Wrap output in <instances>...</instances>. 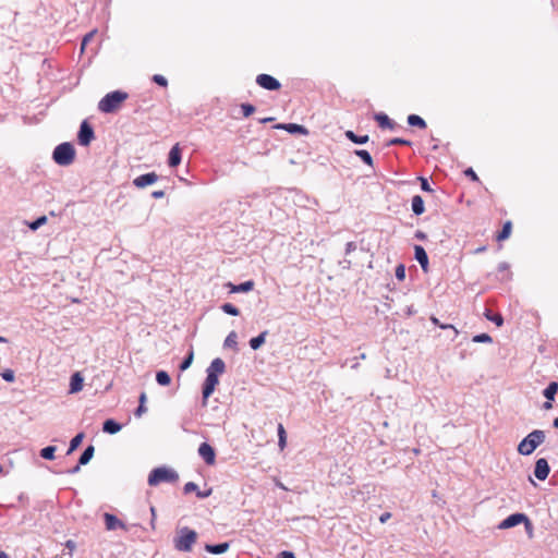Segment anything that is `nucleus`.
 <instances>
[{
    "label": "nucleus",
    "mask_w": 558,
    "mask_h": 558,
    "mask_svg": "<svg viewBox=\"0 0 558 558\" xmlns=\"http://www.w3.org/2000/svg\"><path fill=\"white\" fill-rule=\"evenodd\" d=\"M56 450V446H47L40 450L39 456L45 460H53Z\"/></svg>",
    "instance_id": "c9c22d12"
},
{
    "label": "nucleus",
    "mask_w": 558,
    "mask_h": 558,
    "mask_svg": "<svg viewBox=\"0 0 558 558\" xmlns=\"http://www.w3.org/2000/svg\"><path fill=\"white\" fill-rule=\"evenodd\" d=\"M415 238H416V239H418V240H421V241H424V240H426V239H427V235H426V233H424L423 231L417 230V231L415 232Z\"/></svg>",
    "instance_id": "bf43d9fd"
},
{
    "label": "nucleus",
    "mask_w": 558,
    "mask_h": 558,
    "mask_svg": "<svg viewBox=\"0 0 558 558\" xmlns=\"http://www.w3.org/2000/svg\"><path fill=\"white\" fill-rule=\"evenodd\" d=\"M287 445V433L283 425L280 423L278 425V446L280 449H283Z\"/></svg>",
    "instance_id": "4c0bfd02"
},
{
    "label": "nucleus",
    "mask_w": 558,
    "mask_h": 558,
    "mask_svg": "<svg viewBox=\"0 0 558 558\" xmlns=\"http://www.w3.org/2000/svg\"><path fill=\"white\" fill-rule=\"evenodd\" d=\"M204 548L209 554L221 555L228 551V549L230 548V543L223 542L218 544H206Z\"/></svg>",
    "instance_id": "412c9836"
},
{
    "label": "nucleus",
    "mask_w": 558,
    "mask_h": 558,
    "mask_svg": "<svg viewBox=\"0 0 558 558\" xmlns=\"http://www.w3.org/2000/svg\"><path fill=\"white\" fill-rule=\"evenodd\" d=\"M198 454L206 464L213 465L216 461V452L213 446L208 442H202L198 447Z\"/></svg>",
    "instance_id": "f8f14e48"
},
{
    "label": "nucleus",
    "mask_w": 558,
    "mask_h": 558,
    "mask_svg": "<svg viewBox=\"0 0 558 558\" xmlns=\"http://www.w3.org/2000/svg\"><path fill=\"white\" fill-rule=\"evenodd\" d=\"M151 81L157 84L160 87H167L168 86V80L161 75V74H155L151 77Z\"/></svg>",
    "instance_id": "c03bdc74"
},
{
    "label": "nucleus",
    "mask_w": 558,
    "mask_h": 558,
    "mask_svg": "<svg viewBox=\"0 0 558 558\" xmlns=\"http://www.w3.org/2000/svg\"><path fill=\"white\" fill-rule=\"evenodd\" d=\"M374 120L378 123L379 128L381 129L393 130L397 126V123L384 112L375 113Z\"/></svg>",
    "instance_id": "a211bd4d"
},
{
    "label": "nucleus",
    "mask_w": 558,
    "mask_h": 558,
    "mask_svg": "<svg viewBox=\"0 0 558 558\" xmlns=\"http://www.w3.org/2000/svg\"><path fill=\"white\" fill-rule=\"evenodd\" d=\"M484 316L487 320L494 323L497 327H501L504 325V317L500 313H493L490 310L486 308Z\"/></svg>",
    "instance_id": "c85d7f7f"
},
{
    "label": "nucleus",
    "mask_w": 558,
    "mask_h": 558,
    "mask_svg": "<svg viewBox=\"0 0 558 558\" xmlns=\"http://www.w3.org/2000/svg\"><path fill=\"white\" fill-rule=\"evenodd\" d=\"M511 231L512 222L508 220L504 223L501 230L497 233L496 240L499 242L507 240L510 236Z\"/></svg>",
    "instance_id": "7c9ffc66"
},
{
    "label": "nucleus",
    "mask_w": 558,
    "mask_h": 558,
    "mask_svg": "<svg viewBox=\"0 0 558 558\" xmlns=\"http://www.w3.org/2000/svg\"><path fill=\"white\" fill-rule=\"evenodd\" d=\"M275 118L274 117H268V118H263V119H259V122L260 123H268V122H271L274 121Z\"/></svg>",
    "instance_id": "0e129e2a"
},
{
    "label": "nucleus",
    "mask_w": 558,
    "mask_h": 558,
    "mask_svg": "<svg viewBox=\"0 0 558 558\" xmlns=\"http://www.w3.org/2000/svg\"><path fill=\"white\" fill-rule=\"evenodd\" d=\"M46 222H47V217L46 216H39L35 220H33L28 225V227H29L31 230L35 231V230L39 229L41 226H44Z\"/></svg>",
    "instance_id": "79ce46f5"
},
{
    "label": "nucleus",
    "mask_w": 558,
    "mask_h": 558,
    "mask_svg": "<svg viewBox=\"0 0 558 558\" xmlns=\"http://www.w3.org/2000/svg\"><path fill=\"white\" fill-rule=\"evenodd\" d=\"M543 408L545 410H549L553 408V404H551V401L547 400L544 404H543Z\"/></svg>",
    "instance_id": "69168bd1"
},
{
    "label": "nucleus",
    "mask_w": 558,
    "mask_h": 558,
    "mask_svg": "<svg viewBox=\"0 0 558 558\" xmlns=\"http://www.w3.org/2000/svg\"><path fill=\"white\" fill-rule=\"evenodd\" d=\"M256 84L269 92L279 90L281 88V83L276 77L265 73L256 76Z\"/></svg>",
    "instance_id": "1a4fd4ad"
},
{
    "label": "nucleus",
    "mask_w": 558,
    "mask_h": 558,
    "mask_svg": "<svg viewBox=\"0 0 558 558\" xmlns=\"http://www.w3.org/2000/svg\"><path fill=\"white\" fill-rule=\"evenodd\" d=\"M104 522L106 530L108 531H114L117 529H122L125 531L128 530V526L123 521H121L117 515L109 512L104 513Z\"/></svg>",
    "instance_id": "ddd939ff"
},
{
    "label": "nucleus",
    "mask_w": 558,
    "mask_h": 558,
    "mask_svg": "<svg viewBox=\"0 0 558 558\" xmlns=\"http://www.w3.org/2000/svg\"><path fill=\"white\" fill-rule=\"evenodd\" d=\"M221 311L228 315H231V316H238L240 315V310L233 305L232 303H223L221 306H220Z\"/></svg>",
    "instance_id": "e433bc0d"
},
{
    "label": "nucleus",
    "mask_w": 558,
    "mask_h": 558,
    "mask_svg": "<svg viewBox=\"0 0 558 558\" xmlns=\"http://www.w3.org/2000/svg\"><path fill=\"white\" fill-rule=\"evenodd\" d=\"M193 359H194L193 351H190V352L187 353V355H186V356H184V359L181 361V363H180V365H179V369H180L181 372L186 371V369L191 366V364H192V362H193Z\"/></svg>",
    "instance_id": "58836bf2"
},
{
    "label": "nucleus",
    "mask_w": 558,
    "mask_h": 558,
    "mask_svg": "<svg viewBox=\"0 0 558 558\" xmlns=\"http://www.w3.org/2000/svg\"><path fill=\"white\" fill-rule=\"evenodd\" d=\"M85 437V434L83 432L77 433L70 441L69 449L66 451V454L73 453L82 444L83 439Z\"/></svg>",
    "instance_id": "473e14b6"
},
{
    "label": "nucleus",
    "mask_w": 558,
    "mask_h": 558,
    "mask_svg": "<svg viewBox=\"0 0 558 558\" xmlns=\"http://www.w3.org/2000/svg\"><path fill=\"white\" fill-rule=\"evenodd\" d=\"M84 385V377L81 375L80 372H75L70 377V393H77L83 389Z\"/></svg>",
    "instance_id": "6ab92c4d"
},
{
    "label": "nucleus",
    "mask_w": 558,
    "mask_h": 558,
    "mask_svg": "<svg viewBox=\"0 0 558 558\" xmlns=\"http://www.w3.org/2000/svg\"><path fill=\"white\" fill-rule=\"evenodd\" d=\"M197 532L184 526L178 531V535L173 538L174 548L179 551H191L193 545L197 541Z\"/></svg>",
    "instance_id": "20e7f679"
},
{
    "label": "nucleus",
    "mask_w": 558,
    "mask_h": 558,
    "mask_svg": "<svg viewBox=\"0 0 558 558\" xmlns=\"http://www.w3.org/2000/svg\"><path fill=\"white\" fill-rule=\"evenodd\" d=\"M429 320L432 322V324H434L435 326H438L439 328L441 327L442 323L439 322V319L436 317V316H430Z\"/></svg>",
    "instance_id": "e2e57ef3"
},
{
    "label": "nucleus",
    "mask_w": 558,
    "mask_h": 558,
    "mask_svg": "<svg viewBox=\"0 0 558 558\" xmlns=\"http://www.w3.org/2000/svg\"><path fill=\"white\" fill-rule=\"evenodd\" d=\"M182 160V150L179 144L172 146L168 155V166L170 168H175L181 163Z\"/></svg>",
    "instance_id": "dca6fc26"
},
{
    "label": "nucleus",
    "mask_w": 558,
    "mask_h": 558,
    "mask_svg": "<svg viewBox=\"0 0 558 558\" xmlns=\"http://www.w3.org/2000/svg\"><path fill=\"white\" fill-rule=\"evenodd\" d=\"M95 32H96V31H93V32H90V33H88V34H86V35L84 36V38H83V40H82V47H84V46H85V45H86V44H87V43L93 38V36H94Z\"/></svg>",
    "instance_id": "6e6d98bb"
},
{
    "label": "nucleus",
    "mask_w": 558,
    "mask_h": 558,
    "mask_svg": "<svg viewBox=\"0 0 558 558\" xmlns=\"http://www.w3.org/2000/svg\"><path fill=\"white\" fill-rule=\"evenodd\" d=\"M344 136L351 141L352 143L356 144V145H363V144H366L368 141H369V136L368 135H357L355 134L353 131L351 130H348L344 132Z\"/></svg>",
    "instance_id": "393cba45"
},
{
    "label": "nucleus",
    "mask_w": 558,
    "mask_h": 558,
    "mask_svg": "<svg viewBox=\"0 0 558 558\" xmlns=\"http://www.w3.org/2000/svg\"><path fill=\"white\" fill-rule=\"evenodd\" d=\"M121 429H122V425L113 418H107L102 423V432L104 433L114 435V434L119 433Z\"/></svg>",
    "instance_id": "4be33fe9"
},
{
    "label": "nucleus",
    "mask_w": 558,
    "mask_h": 558,
    "mask_svg": "<svg viewBox=\"0 0 558 558\" xmlns=\"http://www.w3.org/2000/svg\"><path fill=\"white\" fill-rule=\"evenodd\" d=\"M151 196H153L154 198H162V197H165V191H162V190L154 191V192L151 193Z\"/></svg>",
    "instance_id": "052dcab7"
},
{
    "label": "nucleus",
    "mask_w": 558,
    "mask_h": 558,
    "mask_svg": "<svg viewBox=\"0 0 558 558\" xmlns=\"http://www.w3.org/2000/svg\"><path fill=\"white\" fill-rule=\"evenodd\" d=\"M353 154L355 156H357L365 165H367L369 167L374 166L373 157H372V155L369 154L368 150H366V149H355L353 151Z\"/></svg>",
    "instance_id": "2f4dec72"
},
{
    "label": "nucleus",
    "mask_w": 558,
    "mask_h": 558,
    "mask_svg": "<svg viewBox=\"0 0 558 558\" xmlns=\"http://www.w3.org/2000/svg\"><path fill=\"white\" fill-rule=\"evenodd\" d=\"M156 381L160 386H168L171 383V377L166 371H157L156 372Z\"/></svg>",
    "instance_id": "f704fd0d"
},
{
    "label": "nucleus",
    "mask_w": 558,
    "mask_h": 558,
    "mask_svg": "<svg viewBox=\"0 0 558 558\" xmlns=\"http://www.w3.org/2000/svg\"><path fill=\"white\" fill-rule=\"evenodd\" d=\"M553 426L555 428H558V417H556L554 421H553Z\"/></svg>",
    "instance_id": "774afa93"
},
{
    "label": "nucleus",
    "mask_w": 558,
    "mask_h": 558,
    "mask_svg": "<svg viewBox=\"0 0 558 558\" xmlns=\"http://www.w3.org/2000/svg\"><path fill=\"white\" fill-rule=\"evenodd\" d=\"M550 472V466L545 458H539L535 461L534 475L539 481H545Z\"/></svg>",
    "instance_id": "9d476101"
},
{
    "label": "nucleus",
    "mask_w": 558,
    "mask_h": 558,
    "mask_svg": "<svg viewBox=\"0 0 558 558\" xmlns=\"http://www.w3.org/2000/svg\"><path fill=\"white\" fill-rule=\"evenodd\" d=\"M417 180L420 181V184H421V190L424 191V192H428V193H432L434 192V190L432 189L428 180L424 177H418Z\"/></svg>",
    "instance_id": "49530a36"
},
{
    "label": "nucleus",
    "mask_w": 558,
    "mask_h": 558,
    "mask_svg": "<svg viewBox=\"0 0 558 558\" xmlns=\"http://www.w3.org/2000/svg\"><path fill=\"white\" fill-rule=\"evenodd\" d=\"M472 341L476 342V343H492L493 338L488 333L483 332V333L475 335L472 338Z\"/></svg>",
    "instance_id": "a19ab883"
},
{
    "label": "nucleus",
    "mask_w": 558,
    "mask_h": 558,
    "mask_svg": "<svg viewBox=\"0 0 558 558\" xmlns=\"http://www.w3.org/2000/svg\"><path fill=\"white\" fill-rule=\"evenodd\" d=\"M393 145L411 146L412 143L409 140H405L402 137H393L385 144L386 147L393 146Z\"/></svg>",
    "instance_id": "ea45409f"
},
{
    "label": "nucleus",
    "mask_w": 558,
    "mask_h": 558,
    "mask_svg": "<svg viewBox=\"0 0 558 558\" xmlns=\"http://www.w3.org/2000/svg\"><path fill=\"white\" fill-rule=\"evenodd\" d=\"M241 110H242L243 116L245 118H247L255 112L256 108L254 105L245 102V104L241 105Z\"/></svg>",
    "instance_id": "37998d69"
},
{
    "label": "nucleus",
    "mask_w": 558,
    "mask_h": 558,
    "mask_svg": "<svg viewBox=\"0 0 558 558\" xmlns=\"http://www.w3.org/2000/svg\"><path fill=\"white\" fill-rule=\"evenodd\" d=\"M545 437L544 430L534 429L519 442L518 452L522 456L532 454L535 449L544 442Z\"/></svg>",
    "instance_id": "7ed1b4c3"
},
{
    "label": "nucleus",
    "mask_w": 558,
    "mask_h": 558,
    "mask_svg": "<svg viewBox=\"0 0 558 558\" xmlns=\"http://www.w3.org/2000/svg\"><path fill=\"white\" fill-rule=\"evenodd\" d=\"M227 286L230 288V292L232 293H245L252 291L254 289L255 283L253 280H247L239 284H233L229 282Z\"/></svg>",
    "instance_id": "aec40b11"
},
{
    "label": "nucleus",
    "mask_w": 558,
    "mask_h": 558,
    "mask_svg": "<svg viewBox=\"0 0 558 558\" xmlns=\"http://www.w3.org/2000/svg\"><path fill=\"white\" fill-rule=\"evenodd\" d=\"M128 93L123 90H113L106 94L98 102V110L102 113L116 112L123 101L128 99Z\"/></svg>",
    "instance_id": "f03ea898"
},
{
    "label": "nucleus",
    "mask_w": 558,
    "mask_h": 558,
    "mask_svg": "<svg viewBox=\"0 0 558 558\" xmlns=\"http://www.w3.org/2000/svg\"><path fill=\"white\" fill-rule=\"evenodd\" d=\"M276 558H295V555L293 551L290 550H283L280 551Z\"/></svg>",
    "instance_id": "3c124183"
},
{
    "label": "nucleus",
    "mask_w": 558,
    "mask_h": 558,
    "mask_svg": "<svg viewBox=\"0 0 558 558\" xmlns=\"http://www.w3.org/2000/svg\"><path fill=\"white\" fill-rule=\"evenodd\" d=\"M414 258L418 262L424 272L428 271V256L425 248L421 245H414Z\"/></svg>",
    "instance_id": "2eb2a0df"
},
{
    "label": "nucleus",
    "mask_w": 558,
    "mask_h": 558,
    "mask_svg": "<svg viewBox=\"0 0 558 558\" xmlns=\"http://www.w3.org/2000/svg\"><path fill=\"white\" fill-rule=\"evenodd\" d=\"M0 558H10L5 551L0 550Z\"/></svg>",
    "instance_id": "338daca9"
},
{
    "label": "nucleus",
    "mask_w": 558,
    "mask_h": 558,
    "mask_svg": "<svg viewBox=\"0 0 558 558\" xmlns=\"http://www.w3.org/2000/svg\"><path fill=\"white\" fill-rule=\"evenodd\" d=\"M226 371V363L222 359L216 357L206 369V378L202 387L203 407L207 405L208 398L214 393L219 384V376Z\"/></svg>",
    "instance_id": "f257e3e1"
},
{
    "label": "nucleus",
    "mask_w": 558,
    "mask_h": 558,
    "mask_svg": "<svg viewBox=\"0 0 558 558\" xmlns=\"http://www.w3.org/2000/svg\"><path fill=\"white\" fill-rule=\"evenodd\" d=\"M464 174H465V177H468L469 179H471L474 182H478L480 181L478 175L476 174V172L471 167L464 170Z\"/></svg>",
    "instance_id": "8fccbe9b"
},
{
    "label": "nucleus",
    "mask_w": 558,
    "mask_h": 558,
    "mask_svg": "<svg viewBox=\"0 0 558 558\" xmlns=\"http://www.w3.org/2000/svg\"><path fill=\"white\" fill-rule=\"evenodd\" d=\"M1 377L8 381V383H13L15 380V374H14V371L11 369V368H7L4 369L3 372H1Z\"/></svg>",
    "instance_id": "a18cd8bd"
},
{
    "label": "nucleus",
    "mask_w": 558,
    "mask_h": 558,
    "mask_svg": "<svg viewBox=\"0 0 558 558\" xmlns=\"http://www.w3.org/2000/svg\"><path fill=\"white\" fill-rule=\"evenodd\" d=\"M159 177L156 172H147L136 177L133 180V185L137 189H144L149 186L158 181Z\"/></svg>",
    "instance_id": "9b49d317"
},
{
    "label": "nucleus",
    "mask_w": 558,
    "mask_h": 558,
    "mask_svg": "<svg viewBox=\"0 0 558 558\" xmlns=\"http://www.w3.org/2000/svg\"><path fill=\"white\" fill-rule=\"evenodd\" d=\"M274 128L279 129V130H286L290 134H302V135L308 134V131L305 126H303L301 124H296V123H279V124L275 125Z\"/></svg>",
    "instance_id": "4468645a"
},
{
    "label": "nucleus",
    "mask_w": 558,
    "mask_h": 558,
    "mask_svg": "<svg viewBox=\"0 0 558 558\" xmlns=\"http://www.w3.org/2000/svg\"><path fill=\"white\" fill-rule=\"evenodd\" d=\"M150 512H151V520H150V526L153 530H155L156 525H155V522H156V509L155 507H150Z\"/></svg>",
    "instance_id": "5fc2aeb1"
},
{
    "label": "nucleus",
    "mask_w": 558,
    "mask_h": 558,
    "mask_svg": "<svg viewBox=\"0 0 558 558\" xmlns=\"http://www.w3.org/2000/svg\"><path fill=\"white\" fill-rule=\"evenodd\" d=\"M356 250V243L355 242H348L345 244V254H350L351 252Z\"/></svg>",
    "instance_id": "864d4df0"
},
{
    "label": "nucleus",
    "mask_w": 558,
    "mask_h": 558,
    "mask_svg": "<svg viewBox=\"0 0 558 558\" xmlns=\"http://www.w3.org/2000/svg\"><path fill=\"white\" fill-rule=\"evenodd\" d=\"M390 518H391L390 512H384L380 514L379 521H380V523H386Z\"/></svg>",
    "instance_id": "13d9d810"
},
{
    "label": "nucleus",
    "mask_w": 558,
    "mask_h": 558,
    "mask_svg": "<svg viewBox=\"0 0 558 558\" xmlns=\"http://www.w3.org/2000/svg\"><path fill=\"white\" fill-rule=\"evenodd\" d=\"M524 524L525 531L531 534L533 530V524L529 517L525 513L522 512H515L510 515H508L505 520H502L498 524L499 530H508L511 527H514L519 524Z\"/></svg>",
    "instance_id": "0eeeda50"
},
{
    "label": "nucleus",
    "mask_w": 558,
    "mask_h": 558,
    "mask_svg": "<svg viewBox=\"0 0 558 558\" xmlns=\"http://www.w3.org/2000/svg\"><path fill=\"white\" fill-rule=\"evenodd\" d=\"M95 138V132L92 126V124L84 120L81 125L80 130L77 132V142L81 146H88L92 141Z\"/></svg>",
    "instance_id": "6e6552de"
},
{
    "label": "nucleus",
    "mask_w": 558,
    "mask_h": 558,
    "mask_svg": "<svg viewBox=\"0 0 558 558\" xmlns=\"http://www.w3.org/2000/svg\"><path fill=\"white\" fill-rule=\"evenodd\" d=\"M509 269V264L506 262H502L498 265V271H506Z\"/></svg>",
    "instance_id": "680f3d73"
},
{
    "label": "nucleus",
    "mask_w": 558,
    "mask_h": 558,
    "mask_svg": "<svg viewBox=\"0 0 558 558\" xmlns=\"http://www.w3.org/2000/svg\"><path fill=\"white\" fill-rule=\"evenodd\" d=\"M440 328L441 329H450L452 331V336L450 337L451 341L456 340V338L459 335V331L457 330V328L451 324H442Z\"/></svg>",
    "instance_id": "09e8293b"
},
{
    "label": "nucleus",
    "mask_w": 558,
    "mask_h": 558,
    "mask_svg": "<svg viewBox=\"0 0 558 558\" xmlns=\"http://www.w3.org/2000/svg\"><path fill=\"white\" fill-rule=\"evenodd\" d=\"M557 392H558V383L557 381H550L547 385V387L543 390V396L547 400L554 401Z\"/></svg>",
    "instance_id": "bb28decb"
},
{
    "label": "nucleus",
    "mask_w": 558,
    "mask_h": 558,
    "mask_svg": "<svg viewBox=\"0 0 558 558\" xmlns=\"http://www.w3.org/2000/svg\"><path fill=\"white\" fill-rule=\"evenodd\" d=\"M52 159L59 166H70L75 159L74 146L70 142L59 144L52 151Z\"/></svg>",
    "instance_id": "423d86ee"
},
{
    "label": "nucleus",
    "mask_w": 558,
    "mask_h": 558,
    "mask_svg": "<svg viewBox=\"0 0 558 558\" xmlns=\"http://www.w3.org/2000/svg\"><path fill=\"white\" fill-rule=\"evenodd\" d=\"M95 453V447L93 445H88L84 451L81 453L78 461L80 464L86 465L93 459Z\"/></svg>",
    "instance_id": "cd10ccee"
},
{
    "label": "nucleus",
    "mask_w": 558,
    "mask_h": 558,
    "mask_svg": "<svg viewBox=\"0 0 558 558\" xmlns=\"http://www.w3.org/2000/svg\"><path fill=\"white\" fill-rule=\"evenodd\" d=\"M147 400L146 393L142 392L138 398V407L136 408L134 415L137 417H141L144 413L147 412V408L145 405V402Z\"/></svg>",
    "instance_id": "72a5a7b5"
},
{
    "label": "nucleus",
    "mask_w": 558,
    "mask_h": 558,
    "mask_svg": "<svg viewBox=\"0 0 558 558\" xmlns=\"http://www.w3.org/2000/svg\"><path fill=\"white\" fill-rule=\"evenodd\" d=\"M82 465H83V464H80V461H78V462H77V464H76L75 466H73L72 469H69V470L66 471V473H68V474H76V473H78V472H80V470H81V466H82Z\"/></svg>",
    "instance_id": "4d7b16f0"
},
{
    "label": "nucleus",
    "mask_w": 558,
    "mask_h": 558,
    "mask_svg": "<svg viewBox=\"0 0 558 558\" xmlns=\"http://www.w3.org/2000/svg\"><path fill=\"white\" fill-rule=\"evenodd\" d=\"M195 492L196 493V496L199 498V499H205L207 497H209L211 495V488L205 490V492H202L198 489V486L197 484H195L194 482H187L184 486H183V493L185 495L187 494H191Z\"/></svg>",
    "instance_id": "f3484780"
},
{
    "label": "nucleus",
    "mask_w": 558,
    "mask_h": 558,
    "mask_svg": "<svg viewBox=\"0 0 558 558\" xmlns=\"http://www.w3.org/2000/svg\"><path fill=\"white\" fill-rule=\"evenodd\" d=\"M223 348L226 349H233L234 351H239V347H238V333L232 330L229 332V335L227 336V338L225 339V342H223Z\"/></svg>",
    "instance_id": "c756f323"
},
{
    "label": "nucleus",
    "mask_w": 558,
    "mask_h": 558,
    "mask_svg": "<svg viewBox=\"0 0 558 558\" xmlns=\"http://www.w3.org/2000/svg\"><path fill=\"white\" fill-rule=\"evenodd\" d=\"M411 209L414 215L421 216L425 211L424 199L421 195H414L411 201Z\"/></svg>",
    "instance_id": "5701e85b"
},
{
    "label": "nucleus",
    "mask_w": 558,
    "mask_h": 558,
    "mask_svg": "<svg viewBox=\"0 0 558 558\" xmlns=\"http://www.w3.org/2000/svg\"><path fill=\"white\" fill-rule=\"evenodd\" d=\"M65 548H68L70 550V555L72 554L73 550H75L76 548V543L73 541V539H68L64 544Z\"/></svg>",
    "instance_id": "603ef678"
},
{
    "label": "nucleus",
    "mask_w": 558,
    "mask_h": 558,
    "mask_svg": "<svg viewBox=\"0 0 558 558\" xmlns=\"http://www.w3.org/2000/svg\"><path fill=\"white\" fill-rule=\"evenodd\" d=\"M179 474L170 468L158 466L150 471L147 483L149 486H157L160 483H175Z\"/></svg>",
    "instance_id": "39448f33"
},
{
    "label": "nucleus",
    "mask_w": 558,
    "mask_h": 558,
    "mask_svg": "<svg viewBox=\"0 0 558 558\" xmlns=\"http://www.w3.org/2000/svg\"><path fill=\"white\" fill-rule=\"evenodd\" d=\"M267 335H268V331L264 330L258 336L251 338L248 341L251 349L254 351L260 349L266 341Z\"/></svg>",
    "instance_id": "b1692460"
},
{
    "label": "nucleus",
    "mask_w": 558,
    "mask_h": 558,
    "mask_svg": "<svg viewBox=\"0 0 558 558\" xmlns=\"http://www.w3.org/2000/svg\"><path fill=\"white\" fill-rule=\"evenodd\" d=\"M407 122L410 126L413 128L426 129L427 126L425 120L422 117L414 113L408 116Z\"/></svg>",
    "instance_id": "a878e982"
},
{
    "label": "nucleus",
    "mask_w": 558,
    "mask_h": 558,
    "mask_svg": "<svg viewBox=\"0 0 558 558\" xmlns=\"http://www.w3.org/2000/svg\"><path fill=\"white\" fill-rule=\"evenodd\" d=\"M396 278L399 280V281H403L404 278H405V266L403 264H399L397 267H396Z\"/></svg>",
    "instance_id": "de8ad7c7"
}]
</instances>
